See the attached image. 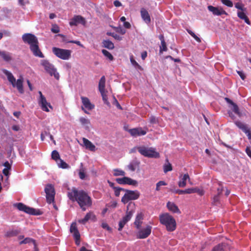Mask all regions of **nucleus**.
Instances as JSON below:
<instances>
[{
  "instance_id": "1",
  "label": "nucleus",
  "mask_w": 251,
  "mask_h": 251,
  "mask_svg": "<svg viewBox=\"0 0 251 251\" xmlns=\"http://www.w3.org/2000/svg\"><path fill=\"white\" fill-rule=\"evenodd\" d=\"M68 197L73 202L76 201L83 211H85L92 205V200L88 194L84 190H78L73 188L68 192Z\"/></svg>"
},
{
  "instance_id": "2",
  "label": "nucleus",
  "mask_w": 251,
  "mask_h": 251,
  "mask_svg": "<svg viewBox=\"0 0 251 251\" xmlns=\"http://www.w3.org/2000/svg\"><path fill=\"white\" fill-rule=\"evenodd\" d=\"M22 38L25 43L29 45L30 49L34 56L40 58L44 57V54L39 49V42L35 35L31 33H25Z\"/></svg>"
},
{
  "instance_id": "3",
  "label": "nucleus",
  "mask_w": 251,
  "mask_h": 251,
  "mask_svg": "<svg viewBox=\"0 0 251 251\" xmlns=\"http://www.w3.org/2000/svg\"><path fill=\"white\" fill-rule=\"evenodd\" d=\"M160 223L164 226L169 232L175 231L176 228V222L174 217L168 213H162L159 216Z\"/></svg>"
},
{
  "instance_id": "4",
  "label": "nucleus",
  "mask_w": 251,
  "mask_h": 251,
  "mask_svg": "<svg viewBox=\"0 0 251 251\" xmlns=\"http://www.w3.org/2000/svg\"><path fill=\"white\" fill-rule=\"evenodd\" d=\"M2 72L7 76L8 80L12 84V86L16 87L20 94H23L24 93V89L23 86L24 78L23 76H21L20 78L16 81L11 72L6 69H2Z\"/></svg>"
},
{
  "instance_id": "5",
  "label": "nucleus",
  "mask_w": 251,
  "mask_h": 251,
  "mask_svg": "<svg viewBox=\"0 0 251 251\" xmlns=\"http://www.w3.org/2000/svg\"><path fill=\"white\" fill-rule=\"evenodd\" d=\"M136 149L141 155L145 157L154 158H158L160 157L159 153L153 148L139 146L136 147Z\"/></svg>"
},
{
  "instance_id": "6",
  "label": "nucleus",
  "mask_w": 251,
  "mask_h": 251,
  "mask_svg": "<svg viewBox=\"0 0 251 251\" xmlns=\"http://www.w3.org/2000/svg\"><path fill=\"white\" fill-rule=\"evenodd\" d=\"M13 206L19 210L30 215H40L42 214L40 210L28 207L21 202L14 203Z\"/></svg>"
},
{
  "instance_id": "7",
  "label": "nucleus",
  "mask_w": 251,
  "mask_h": 251,
  "mask_svg": "<svg viewBox=\"0 0 251 251\" xmlns=\"http://www.w3.org/2000/svg\"><path fill=\"white\" fill-rule=\"evenodd\" d=\"M125 192L126 193L121 199V201L124 204L127 203L130 201L137 200L140 195V192L137 190L125 189Z\"/></svg>"
},
{
  "instance_id": "8",
  "label": "nucleus",
  "mask_w": 251,
  "mask_h": 251,
  "mask_svg": "<svg viewBox=\"0 0 251 251\" xmlns=\"http://www.w3.org/2000/svg\"><path fill=\"white\" fill-rule=\"evenodd\" d=\"M41 65L44 67L48 73L51 76L53 75L57 80H59L60 77L59 74L52 64L50 63L47 60H43L41 61Z\"/></svg>"
},
{
  "instance_id": "9",
  "label": "nucleus",
  "mask_w": 251,
  "mask_h": 251,
  "mask_svg": "<svg viewBox=\"0 0 251 251\" xmlns=\"http://www.w3.org/2000/svg\"><path fill=\"white\" fill-rule=\"evenodd\" d=\"M52 50L54 55L62 60H68L71 56L72 51L71 50L57 47H53Z\"/></svg>"
},
{
  "instance_id": "10",
  "label": "nucleus",
  "mask_w": 251,
  "mask_h": 251,
  "mask_svg": "<svg viewBox=\"0 0 251 251\" xmlns=\"http://www.w3.org/2000/svg\"><path fill=\"white\" fill-rule=\"evenodd\" d=\"M46 199L48 203L50 204L54 201L55 190L51 184H48L45 189Z\"/></svg>"
},
{
  "instance_id": "11",
  "label": "nucleus",
  "mask_w": 251,
  "mask_h": 251,
  "mask_svg": "<svg viewBox=\"0 0 251 251\" xmlns=\"http://www.w3.org/2000/svg\"><path fill=\"white\" fill-rule=\"evenodd\" d=\"M131 203H129L127 206V211L126 212V215L125 216L123 217L122 219L120 221L119 223V228L118 230L121 231L125 225L131 219L134 211L132 210L128 211V207Z\"/></svg>"
},
{
  "instance_id": "12",
  "label": "nucleus",
  "mask_w": 251,
  "mask_h": 251,
  "mask_svg": "<svg viewBox=\"0 0 251 251\" xmlns=\"http://www.w3.org/2000/svg\"><path fill=\"white\" fill-rule=\"evenodd\" d=\"M116 181L119 184H128L134 186L138 185V181L130 177L124 176L123 178H117Z\"/></svg>"
},
{
  "instance_id": "13",
  "label": "nucleus",
  "mask_w": 251,
  "mask_h": 251,
  "mask_svg": "<svg viewBox=\"0 0 251 251\" xmlns=\"http://www.w3.org/2000/svg\"><path fill=\"white\" fill-rule=\"evenodd\" d=\"M70 232L73 234V237L75 240V244L79 245L80 244V235L79 231L77 229L76 223H73L70 226Z\"/></svg>"
},
{
  "instance_id": "14",
  "label": "nucleus",
  "mask_w": 251,
  "mask_h": 251,
  "mask_svg": "<svg viewBox=\"0 0 251 251\" xmlns=\"http://www.w3.org/2000/svg\"><path fill=\"white\" fill-rule=\"evenodd\" d=\"M152 227L151 226L148 225L146 227L140 230L137 234V238L138 239H145L147 238L151 233Z\"/></svg>"
},
{
  "instance_id": "15",
  "label": "nucleus",
  "mask_w": 251,
  "mask_h": 251,
  "mask_svg": "<svg viewBox=\"0 0 251 251\" xmlns=\"http://www.w3.org/2000/svg\"><path fill=\"white\" fill-rule=\"evenodd\" d=\"M234 124L239 128L246 134L248 139L251 141V131L248 126L246 124L239 121H235Z\"/></svg>"
},
{
  "instance_id": "16",
  "label": "nucleus",
  "mask_w": 251,
  "mask_h": 251,
  "mask_svg": "<svg viewBox=\"0 0 251 251\" xmlns=\"http://www.w3.org/2000/svg\"><path fill=\"white\" fill-rule=\"evenodd\" d=\"M225 100L228 104V107L231 109L232 111L239 117H241L242 114L240 112L238 105L228 98H225Z\"/></svg>"
},
{
  "instance_id": "17",
  "label": "nucleus",
  "mask_w": 251,
  "mask_h": 251,
  "mask_svg": "<svg viewBox=\"0 0 251 251\" xmlns=\"http://www.w3.org/2000/svg\"><path fill=\"white\" fill-rule=\"evenodd\" d=\"M39 104L40 105L41 109L46 112H49V109L48 108V106L51 109H53L52 106L51 105L50 103L48 102L46 98L44 96H42V98H39L38 100Z\"/></svg>"
},
{
  "instance_id": "18",
  "label": "nucleus",
  "mask_w": 251,
  "mask_h": 251,
  "mask_svg": "<svg viewBox=\"0 0 251 251\" xmlns=\"http://www.w3.org/2000/svg\"><path fill=\"white\" fill-rule=\"evenodd\" d=\"M208 9L213 14L216 16H221L222 15H227V13L222 7H214L212 5L208 6Z\"/></svg>"
},
{
  "instance_id": "19",
  "label": "nucleus",
  "mask_w": 251,
  "mask_h": 251,
  "mask_svg": "<svg viewBox=\"0 0 251 251\" xmlns=\"http://www.w3.org/2000/svg\"><path fill=\"white\" fill-rule=\"evenodd\" d=\"M85 19L80 15L75 16L70 21L69 24L71 26L76 25L78 24L85 25Z\"/></svg>"
},
{
  "instance_id": "20",
  "label": "nucleus",
  "mask_w": 251,
  "mask_h": 251,
  "mask_svg": "<svg viewBox=\"0 0 251 251\" xmlns=\"http://www.w3.org/2000/svg\"><path fill=\"white\" fill-rule=\"evenodd\" d=\"M128 132L134 137L144 135L147 133V131L143 130L141 127L134 128L128 130Z\"/></svg>"
},
{
  "instance_id": "21",
  "label": "nucleus",
  "mask_w": 251,
  "mask_h": 251,
  "mask_svg": "<svg viewBox=\"0 0 251 251\" xmlns=\"http://www.w3.org/2000/svg\"><path fill=\"white\" fill-rule=\"evenodd\" d=\"M140 13L141 16L143 21L147 24H150L151 23V19L148 11L146 9L142 8L141 9Z\"/></svg>"
},
{
  "instance_id": "22",
  "label": "nucleus",
  "mask_w": 251,
  "mask_h": 251,
  "mask_svg": "<svg viewBox=\"0 0 251 251\" xmlns=\"http://www.w3.org/2000/svg\"><path fill=\"white\" fill-rule=\"evenodd\" d=\"M83 143L85 148L92 151H96L95 146L88 139L83 138Z\"/></svg>"
},
{
  "instance_id": "23",
  "label": "nucleus",
  "mask_w": 251,
  "mask_h": 251,
  "mask_svg": "<svg viewBox=\"0 0 251 251\" xmlns=\"http://www.w3.org/2000/svg\"><path fill=\"white\" fill-rule=\"evenodd\" d=\"M82 103L84 106L88 110H92L94 108L95 105L92 104L89 99L87 97H81Z\"/></svg>"
},
{
  "instance_id": "24",
  "label": "nucleus",
  "mask_w": 251,
  "mask_h": 251,
  "mask_svg": "<svg viewBox=\"0 0 251 251\" xmlns=\"http://www.w3.org/2000/svg\"><path fill=\"white\" fill-rule=\"evenodd\" d=\"M143 214L142 213H138L136 216L135 220L134 222V224L138 229H140L141 227V225L143 223Z\"/></svg>"
},
{
  "instance_id": "25",
  "label": "nucleus",
  "mask_w": 251,
  "mask_h": 251,
  "mask_svg": "<svg viewBox=\"0 0 251 251\" xmlns=\"http://www.w3.org/2000/svg\"><path fill=\"white\" fill-rule=\"evenodd\" d=\"M167 207L170 211L173 213H180V211L178 207L173 202L168 201L167 203Z\"/></svg>"
},
{
  "instance_id": "26",
  "label": "nucleus",
  "mask_w": 251,
  "mask_h": 251,
  "mask_svg": "<svg viewBox=\"0 0 251 251\" xmlns=\"http://www.w3.org/2000/svg\"><path fill=\"white\" fill-rule=\"evenodd\" d=\"M0 57L6 62H9L12 60L11 53L5 51H0Z\"/></svg>"
},
{
  "instance_id": "27",
  "label": "nucleus",
  "mask_w": 251,
  "mask_h": 251,
  "mask_svg": "<svg viewBox=\"0 0 251 251\" xmlns=\"http://www.w3.org/2000/svg\"><path fill=\"white\" fill-rule=\"evenodd\" d=\"M102 47L111 50L114 49V44L109 40H103L102 42Z\"/></svg>"
},
{
  "instance_id": "28",
  "label": "nucleus",
  "mask_w": 251,
  "mask_h": 251,
  "mask_svg": "<svg viewBox=\"0 0 251 251\" xmlns=\"http://www.w3.org/2000/svg\"><path fill=\"white\" fill-rule=\"evenodd\" d=\"M190 180V177L188 174H184L181 180L178 182V185L179 187H184L186 185V180Z\"/></svg>"
},
{
  "instance_id": "29",
  "label": "nucleus",
  "mask_w": 251,
  "mask_h": 251,
  "mask_svg": "<svg viewBox=\"0 0 251 251\" xmlns=\"http://www.w3.org/2000/svg\"><path fill=\"white\" fill-rule=\"evenodd\" d=\"M237 16L240 19L245 21V22L249 25H251V22L249 20L248 17L247 16V15L245 14V13L244 12L242 11H239L237 13Z\"/></svg>"
},
{
  "instance_id": "30",
  "label": "nucleus",
  "mask_w": 251,
  "mask_h": 251,
  "mask_svg": "<svg viewBox=\"0 0 251 251\" xmlns=\"http://www.w3.org/2000/svg\"><path fill=\"white\" fill-rule=\"evenodd\" d=\"M105 77L104 76H102L99 83V91H105Z\"/></svg>"
},
{
  "instance_id": "31",
  "label": "nucleus",
  "mask_w": 251,
  "mask_h": 251,
  "mask_svg": "<svg viewBox=\"0 0 251 251\" xmlns=\"http://www.w3.org/2000/svg\"><path fill=\"white\" fill-rule=\"evenodd\" d=\"M79 121L81 125L85 126L86 129L89 128V125H90V121L89 120L84 117H81L79 119Z\"/></svg>"
},
{
  "instance_id": "32",
  "label": "nucleus",
  "mask_w": 251,
  "mask_h": 251,
  "mask_svg": "<svg viewBox=\"0 0 251 251\" xmlns=\"http://www.w3.org/2000/svg\"><path fill=\"white\" fill-rule=\"evenodd\" d=\"M190 191L191 194L196 193L198 194L200 196H202L204 194V190L201 189H200L198 187L191 188Z\"/></svg>"
},
{
  "instance_id": "33",
  "label": "nucleus",
  "mask_w": 251,
  "mask_h": 251,
  "mask_svg": "<svg viewBox=\"0 0 251 251\" xmlns=\"http://www.w3.org/2000/svg\"><path fill=\"white\" fill-rule=\"evenodd\" d=\"M57 164L58 167L62 169H68L70 168L69 165L61 159L57 161Z\"/></svg>"
},
{
  "instance_id": "34",
  "label": "nucleus",
  "mask_w": 251,
  "mask_h": 251,
  "mask_svg": "<svg viewBox=\"0 0 251 251\" xmlns=\"http://www.w3.org/2000/svg\"><path fill=\"white\" fill-rule=\"evenodd\" d=\"M100 92L101 94V97L102 98V100H103L104 103L107 105H109L110 103L108 100V98H107V96L106 95L107 91L105 90V91H100Z\"/></svg>"
},
{
  "instance_id": "35",
  "label": "nucleus",
  "mask_w": 251,
  "mask_h": 251,
  "mask_svg": "<svg viewBox=\"0 0 251 251\" xmlns=\"http://www.w3.org/2000/svg\"><path fill=\"white\" fill-rule=\"evenodd\" d=\"M93 213L92 212L87 213L84 218L82 219L79 220L78 222L82 224H85L90 219Z\"/></svg>"
},
{
  "instance_id": "36",
  "label": "nucleus",
  "mask_w": 251,
  "mask_h": 251,
  "mask_svg": "<svg viewBox=\"0 0 251 251\" xmlns=\"http://www.w3.org/2000/svg\"><path fill=\"white\" fill-rule=\"evenodd\" d=\"M20 233L18 230H13L7 231L5 234V236L7 237H11L17 235Z\"/></svg>"
},
{
  "instance_id": "37",
  "label": "nucleus",
  "mask_w": 251,
  "mask_h": 251,
  "mask_svg": "<svg viewBox=\"0 0 251 251\" xmlns=\"http://www.w3.org/2000/svg\"><path fill=\"white\" fill-rule=\"evenodd\" d=\"M225 247L226 245L225 244H219L213 248L212 251H224Z\"/></svg>"
},
{
  "instance_id": "38",
  "label": "nucleus",
  "mask_w": 251,
  "mask_h": 251,
  "mask_svg": "<svg viewBox=\"0 0 251 251\" xmlns=\"http://www.w3.org/2000/svg\"><path fill=\"white\" fill-rule=\"evenodd\" d=\"M35 240L32 238L27 237L24 239L23 240L20 242V245L29 244V243H35Z\"/></svg>"
},
{
  "instance_id": "39",
  "label": "nucleus",
  "mask_w": 251,
  "mask_h": 251,
  "mask_svg": "<svg viewBox=\"0 0 251 251\" xmlns=\"http://www.w3.org/2000/svg\"><path fill=\"white\" fill-rule=\"evenodd\" d=\"M51 158L56 162L57 161H58L59 159H60V155L57 151L54 150L52 151Z\"/></svg>"
},
{
  "instance_id": "40",
  "label": "nucleus",
  "mask_w": 251,
  "mask_h": 251,
  "mask_svg": "<svg viewBox=\"0 0 251 251\" xmlns=\"http://www.w3.org/2000/svg\"><path fill=\"white\" fill-rule=\"evenodd\" d=\"M114 174L113 175L115 176H125L126 175V173L125 171L122 170H119V169H114L113 170Z\"/></svg>"
},
{
  "instance_id": "41",
  "label": "nucleus",
  "mask_w": 251,
  "mask_h": 251,
  "mask_svg": "<svg viewBox=\"0 0 251 251\" xmlns=\"http://www.w3.org/2000/svg\"><path fill=\"white\" fill-rule=\"evenodd\" d=\"M102 54L110 61H112L114 59L113 55L107 50H101Z\"/></svg>"
},
{
  "instance_id": "42",
  "label": "nucleus",
  "mask_w": 251,
  "mask_h": 251,
  "mask_svg": "<svg viewBox=\"0 0 251 251\" xmlns=\"http://www.w3.org/2000/svg\"><path fill=\"white\" fill-rule=\"evenodd\" d=\"M176 194H178L179 195H182L185 194H191V191L190 188H188L187 189H185L184 190L177 189L175 190L174 192Z\"/></svg>"
},
{
  "instance_id": "43",
  "label": "nucleus",
  "mask_w": 251,
  "mask_h": 251,
  "mask_svg": "<svg viewBox=\"0 0 251 251\" xmlns=\"http://www.w3.org/2000/svg\"><path fill=\"white\" fill-rule=\"evenodd\" d=\"M186 30L188 33L191 35L198 42H201V39L198 36H197L193 31L189 29H187Z\"/></svg>"
},
{
  "instance_id": "44",
  "label": "nucleus",
  "mask_w": 251,
  "mask_h": 251,
  "mask_svg": "<svg viewBox=\"0 0 251 251\" xmlns=\"http://www.w3.org/2000/svg\"><path fill=\"white\" fill-rule=\"evenodd\" d=\"M130 62L131 64L136 68H137L138 69L140 70H142V67L139 65V64L134 59L133 57L132 56L130 58Z\"/></svg>"
},
{
  "instance_id": "45",
  "label": "nucleus",
  "mask_w": 251,
  "mask_h": 251,
  "mask_svg": "<svg viewBox=\"0 0 251 251\" xmlns=\"http://www.w3.org/2000/svg\"><path fill=\"white\" fill-rule=\"evenodd\" d=\"M106 34L108 36H111L113 37L114 39L118 41H121L122 39V37L117 35V34H115L114 32H107Z\"/></svg>"
},
{
  "instance_id": "46",
  "label": "nucleus",
  "mask_w": 251,
  "mask_h": 251,
  "mask_svg": "<svg viewBox=\"0 0 251 251\" xmlns=\"http://www.w3.org/2000/svg\"><path fill=\"white\" fill-rule=\"evenodd\" d=\"M114 194L116 197H119L120 195V192L121 191H125V189L119 187H117L116 188H114Z\"/></svg>"
},
{
  "instance_id": "47",
  "label": "nucleus",
  "mask_w": 251,
  "mask_h": 251,
  "mask_svg": "<svg viewBox=\"0 0 251 251\" xmlns=\"http://www.w3.org/2000/svg\"><path fill=\"white\" fill-rule=\"evenodd\" d=\"M163 169L164 173H167L169 171H171L173 170L172 165L168 162L167 164H165L163 166Z\"/></svg>"
},
{
  "instance_id": "48",
  "label": "nucleus",
  "mask_w": 251,
  "mask_h": 251,
  "mask_svg": "<svg viewBox=\"0 0 251 251\" xmlns=\"http://www.w3.org/2000/svg\"><path fill=\"white\" fill-rule=\"evenodd\" d=\"M113 28L116 30V32L120 33L122 35H124L126 33V30L122 28L121 26H113Z\"/></svg>"
},
{
  "instance_id": "49",
  "label": "nucleus",
  "mask_w": 251,
  "mask_h": 251,
  "mask_svg": "<svg viewBox=\"0 0 251 251\" xmlns=\"http://www.w3.org/2000/svg\"><path fill=\"white\" fill-rule=\"evenodd\" d=\"M167 183L164 181H159L156 183L155 190L157 191L160 190L161 186H165Z\"/></svg>"
},
{
  "instance_id": "50",
  "label": "nucleus",
  "mask_w": 251,
  "mask_h": 251,
  "mask_svg": "<svg viewBox=\"0 0 251 251\" xmlns=\"http://www.w3.org/2000/svg\"><path fill=\"white\" fill-rule=\"evenodd\" d=\"M221 2L223 4L229 7H232L233 6V3L230 0H221Z\"/></svg>"
},
{
  "instance_id": "51",
  "label": "nucleus",
  "mask_w": 251,
  "mask_h": 251,
  "mask_svg": "<svg viewBox=\"0 0 251 251\" xmlns=\"http://www.w3.org/2000/svg\"><path fill=\"white\" fill-rule=\"evenodd\" d=\"M139 162H135L134 164V163H130V164H129L128 165V169L132 171H134L136 169V165L137 166H138L139 164Z\"/></svg>"
},
{
  "instance_id": "52",
  "label": "nucleus",
  "mask_w": 251,
  "mask_h": 251,
  "mask_svg": "<svg viewBox=\"0 0 251 251\" xmlns=\"http://www.w3.org/2000/svg\"><path fill=\"white\" fill-rule=\"evenodd\" d=\"M167 50V48L165 42H162L161 43V46H160V52L165 51Z\"/></svg>"
},
{
  "instance_id": "53",
  "label": "nucleus",
  "mask_w": 251,
  "mask_h": 251,
  "mask_svg": "<svg viewBox=\"0 0 251 251\" xmlns=\"http://www.w3.org/2000/svg\"><path fill=\"white\" fill-rule=\"evenodd\" d=\"M235 7L239 10L244 11L245 10V8H244V5L242 2H237L235 4Z\"/></svg>"
},
{
  "instance_id": "54",
  "label": "nucleus",
  "mask_w": 251,
  "mask_h": 251,
  "mask_svg": "<svg viewBox=\"0 0 251 251\" xmlns=\"http://www.w3.org/2000/svg\"><path fill=\"white\" fill-rule=\"evenodd\" d=\"M150 123L151 124H157L158 123V119L157 118H156V117L154 116H151L150 117Z\"/></svg>"
},
{
  "instance_id": "55",
  "label": "nucleus",
  "mask_w": 251,
  "mask_h": 251,
  "mask_svg": "<svg viewBox=\"0 0 251 251\" xmlns=\"http://www.w3.org/2000/svg\"><path fill=\"white\" fill-rule=\"evenodd\" d=\"M101 226L103 228L106 229L108 231H111V228L106 223H103L101 224Z\"/></svg>"
},
{
  "instance_id": "56",
  "label": "nucleus",
  "mask_w": 251,
  "mask_h": 251,
  "mask_svg": "<svg viewBox=\"0 0 251 251\" xmlns=\"http://www.w3.org/2000/svg\"><path fill=\"white\" fill-rule=\"evenodd\" d=\"M79 176L81 179H84L85 177V174L83 170H80L79 172Z\"/></svg>"
},
{
  "instance_id": "57",
  "label": "nucleus",
  "mask_w": 251,
  "mask_h": 251,
  "mask_svg": "<svg viewBox=\"0 0 251 251\" xmlns=\"http://www.w3.org/2000/svg\"><path fill=\"white\" fill-rule=\"evenodd\" d=\"M51 31L54 33H57L59 32V28L57 25L53 26L51 29Z\"/></svg>"
},
{
  "instance_id": "58",
  "label": "nucleus",
  "mask_w": 251,
  "mask_h": 251,
  "mask_svg": "<svg viewBox=\"0 0 251 251\" xmlns=\"http://www.w3.org/2000/svg\"><path fill=\"white\" fill-rule=\"evenodd\" d=\"M237 73L242 80H244L246 78V75L242 71H237Z\"/></svg>"
},
{
  "instance_id": "59",
  "label": "nucleus",
  "mask_w": 251,
  "mask_h": 251,
  "mask_svg": "<svg viewBox=\"0 0 251 251\" xmlns=\"http://www.w3.org/2000/svg\"><path fill=\"white\" fill-rule=\"evenodd\" d=\"M3 165L5 167V168H7L8 169H11V165L9 164L8 161H5Z\"/></svg>"
},
{
  "instance_id": "60",
  "label": "nucleus",
  "mask_w": 251,
  "mask_h": 251,
  "mask_svg": "<svg viewBox=\"0 0 251 251\" xmlns=\"http://www.w3.org/2000/svg\"><path fill=\"white\" fill-rule=\"evenodd\" d=\"M11 169H8L7 168H4L3 169V170H2V173L3 174H4V175H5V176H8L10 175V173L9 172V171Z\"/></svg>"
},
{
  "instance_id": "61",
  "label": "nucleus",
  "mask_w": 251,
  "mask_h": 251,
  "mask_svg": "<svg viewBox=\"0 0 251 251\" xmlns=\"http://www.w3.org/2000/svg\"><path fill=\"white\" fill-rule=\"evenodd\" d=\"M68 43H74V44H75L78 46H80L81 47H83V45L81 44L80 42L79 41H75V40H72V41H69L68 42Z\"/></svg>"
},
{
  "instance_id": "62",
  "label": "nucleus",
  "mask_w": 251,
  "mask_h": 251,
  "mask_svg": "<svg viewBox=\"0 0 251 251\" xmlns=\"http://www.w3.org/2000/svg\"><path fill=\"white\" fill-rule=\"evenodd\" d=\"M246 152L247 155L251 158V150L250 147H247L246 149Z\"/></svg>"
},
{
  "instance_id": "63",
  "label": "nucleus",
  "mask_w": 251,
  "mask_h": 251,
  "mask_svg": "<svg viewBox=\"0 0 251 251\" xmlns=\"http://www.w3.org/2000/svg\"><path fill=\"white\" fill-rule=\"evenodd\" d=\"M124 26L125 28L129 29L131 27L130 24L128 22H125L124 23Z\"/></svg>"
},
{
  "instance_id": "64",
  "label": "nucleus",
  "mask_w": 251,
  "mask_h": 251,
  "mask_svg": "<svg viewBox=\"0 0 251 251\" xmlns=\"http://www.w3.org/2000/svg\"><path fill=\"white\" fill-rule=\"evenodd\" d=\"M227 113L228 114V116L232 119V120H234L235 119V116H234V115L232 113V111H231V110H229L227 112Z\"/></svg>"
}]
</instances>
